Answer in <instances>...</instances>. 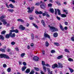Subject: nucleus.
I'll return each mask as SVG.
<instances>
[{
  "label": "nucleus",
  "mask_w": 74,
  "mask_h": 74,
  "mask_svg": "<svg viewBox=\"0 0 74 74\" xmlns=\"http://www.w3.org/2000/svg\"><path fill=\"white\" fill-rule=\"evenodd\" d=\"M48 26L50 28L51 31L52 32H57V31H58V29L55 27H54L51 26L49 25H48Z\"/></svg>",
  "instance_id": "f257e3e1"
},
{
  "label": "nucleus",
  "mask_w": 74,
  "mask_h": 74,
  "mask_svg": "<svg viewBox=\"0 0 74 74\" xmlns=\"http://www.w3.org/2000/svg\"><path fill=\"white\" fill-rule=\"evenodd\" d=\"M6 58V59H9L10 58L9 56L6 54H0V58Z\"/></svg>",
  "instance_id": "f03ea898"
},
{
  "label": "nucleus",
  "mask_w": 74,
  "mask_h": 74,
  "mask_svg": "<svg viewBox=\"0 0 74 74\" xmlns=\"http://www.w3.org/2000/svg\"><path fill=\"white\" fill-rule=\"evenodd\" d=\"M57 11H58V14L59 15H61L62 14H61V13H60V10L58 9H55V15H56V14H57Z\"/></svg>",
  "instance_id": "7ed1b4c3"
},
{
  "label": "nucleus",
  "mask_w": 74,
  "mask_h": 74,
  "mask_svg": "<svg viewBox=\"0 0 74 74\" xmlns=\"http://www.w3.org/2000/svg\"><path fill=\"white\" fill-rule=\"evenodd\" d=\"M9 34L10 37L12 38H14V37H15V33H14L12 34V33L11 32Z\"/></svg>",
  "instance_id": "20e7f679"
},
{
  "label": "nucleus",
  "mask_w": 74,
  "mask_h": 74,
  "mask_svg": "<svg viewBox=\"0 0 74 74\" xmlns=\"http://www.w3.org/2000/svg\"><path fill=\"white\" fill-rule=\"evenodd\" d=\"M44 36L46 38H51V37H50L49 35L47 34L46 32H45L44 33Z\"/></svg>",
  "instance_id": "39448f33"
},
{
  "label": "nucleus",
  "mask_w": 74,
  "mask_h": 74,
  "mask_svg": "<svg viewBox=\"0 0 74 74\" xmlns=\"http://www.w3.org/2000/svg\"><path fill=\"white\" fill-rule=\"evenodd\" d=\"M33 59L34 60H35V61L37 62L39 60V58L38 57L35 56L33 58Z\"/></svg>",
  "instance_id": "423d86ee"
},
{
  "label": "nucleus",
  "mask_w": 74,
  "mask_h": 74,
  "mask_svg": "<svg viewBox=\"0 0 74 74\" xmlns=\"http://www.w3.org/2000/svg\"><path fill=\"white\" fill-rule=\"evenodd\" d=\"M19 27L20 29H21V30H23L25 29V27H23V25H20Z\"/></svg>",
  "instance_id": "0eeeda50"
},
{
  "label": "nucleus",
  "mask_w": 74,
  "mask_h": 74,
  "mask_svg": "<svg viewBox=\"0 0 74 74\" xmlns=\"http://www.w3.org/2000/svg\"><path fill=\"white\" fill-rule=\"evenodd\" d=\"M41 23L42 24L43 26H45V22L43 20H42L41 21Z\"/></svg>",
  "instance_id": "6e6552de"
},
{
  "label": "nucleus",
  "mask_w": 74,
  "mask_h": 74,
  "mask_svg": "<svg viewBox=\"0 0 74 74\" xmlns=\"http://www.w3.org/2000/svg\"><path fill=\"white\" fill-rule=\"evenodd\" d=\"M10 37V33L9 34H7L5 36V37L6 38H9Z\"/></svg>",
  "instance_id": "1a4fd4ad"
},
{
  "label": "nucleus",
  "mask_w": 74,
  "mask_h": 74,
  "mask_svg": "<svg viewBox=\"0 0 74 74\" xmlns=\"http://www.w3.org/2000/svg\"><path fill=\"white\" fill-rule=\"evenodd\" d=\"M40 7L41 8H42V9H44L45 8V6L43 4L40 5Z\"/></svg>",
  "instance_id": "9d476101"
},
{
  "label": "nucleus",
  "mask_w": 74,
  "mask_h": 74,
  "mask_svg": "<svg viewBox=\"0 0 74 74\" xmlns=\"http://www.w3.org/2000/svg\"><path fill=\"white\" fill-rule=\"evenodd\" d=\"M32 16L33 15H31L30 16V17H29L30 20H33L34 19V17H32Z\"/></svg>",
  "instance_id": "9b49d317"
},
{
  "label": "nucleus",
  "mask_w": 74,
  "mask_h": 74,
  "mask_svg": "<svg viewBox=\"0 0 74 74\" xmlns=\"http://www.w3.org/2000/svg\"><path fill=\"white\" fill-rule=\"evenodd\" d=\"M32 24L35 27H36V29H38V26L36 25L34 23H33Z\"/></svg>",
  "instance_id": "f8f14e48"
},
{
  "label": "nucleus",
  "mask_w": 74,
  "mask_h": 74,
  "mask_svg": "<svg viewBox=\"0 0 74 74\" xmlns=\"http://www.w3.org/2000/svg\"><path fill=\"white\" fill-rule=\"evenodd\" d=\"M18 22H24V21L21 19H18L17 20Z\"/></svg>",
  "instance_id": "ddd939ff"
},
{
  "label": "nucleus",
  "mask_w": 74,
  "mask_h": 74,
  "mask_svg": "<svg viewBox=\"0 0 74 74\" xmlns=\"http://www.w3.org/2000/svg\"><path fill=\"white\" fill-rule=\"evenodd\" d=\"M0 39H1V40H4V36H3V35H0Z\"/></svg>",
  "instance_id": "4468645a"
},
{
  "label": "nucleus",
  "mask_w": 74,
  "mask_h": 74,
  "mask_svg": "<svg viewBox=\"0 0 74 74\" xmlns=\"http://www.w3.org/2000/svg\"><path fill=\"white\" fill-rule=\"evenodd\" d=\"M60 29H61L62 31H64V28H63V26H62V25H60Z\"/></svg>",
  "instance_id": "2eb2a0df"
},
{
  "label": "nucleus",
  "mask_w": 74,
  "mask_h": 74,
  "mask_svg": "<svg viewBox=\"0 0 74 74\" xmlns=\"http://www.w3.org/2000/svg\"><path fill=\"white\" fill-rule=\"evenodd\" d=\"M63 57V56L62 55H61L59 56L58 57H57V59H60L62 58Z\"/></svg>",
  "instance_id": "dca6fc26"
},
{
  "label": "nucleus",
  "mask_w": 74,
  "mask_h": 74,
  "mask_svg": "<svg viewBox=\"0 0 74 74\" xmlns=\"http://www.w3.org/2000/svg\"><path fill=\"white\" fill-rule=\"evenodd\" d=\"M58 33L56 32L53 34V36L54 37H58Z\"/></svg>",
  "instance_id": "f3484780"
},
{
  "label": "nucleus",
  "mask_w": 74,
  "mask_h": 74,
  "mask_svg": "<svg viewBox=\"0 0 74 74\" xmlns=\"http://www.w3.org/2000/svg\"><path fill=\"white\" fill-rule=\"evenodd\" d=\"M56 67L58 68V67H59V66H58V65H53L52 66L53 69H55V68H56Z\"/></svg>",
  "instance_id": "a211bd4d"
},
{
  "label": "nucleus",
  "mask_w": 74,
  "mask_h": 74,
  "mask_svg": "<svg viewBox=\"0 0 74 74\" xmlns=\"http://www.w3.org/2000/svg\"><path fill=\"white\" fill-rule=\"evenodd\" d=\"M9 6L10 7V8H14V5H13L12 4H10Z\"/></svg>",
  "instance_id": "6ab92c4d"
},
{
  "label": "nucleus",
  "mask_w": 74,
  "mask_h": 74,
  "mask_svg": "<svg viewBox=\"0 0 74 74\" xmlns=\"http://www.w3.org/2000/svg\"><path fill=\"white\" fill-rule=\"evenodd\" d=\"M45 62L43 61H42V65H49V64H45Z\"/></svg>",
  "instance_id": "aec40b11"
},
{
  "label": "nucleus",
  "mask_w": 74,
  "mask_h": 74,
  "mask_svg": "<svg viewBox=\"0 0 74 74\" xmlns=\"http://www.w3.org/2000/svg\"><path fill=\"white\" fill-rule=\"evenodd\" d=\"M50 12H51V13H54V10L53 9V8H50Z\"/></svg>",
  "instance_id": "412c9836"
},
{
  "label": "nucleus",
  "mask_w": 74,
  "mask_h": 74,
  "mask_svg": "<svg viewBox=\"0 0 74 74\" xmlns=\"http://www.w3.org/2000/svg\"><path fill=\"white\" fill-rule=\"evenodd\" d=\"M8 11L9 12H14V10L13 9H8Z\"/></svg>",
  "instance_id": "4be33fe9"
},
{
  "label": "nucleus",
  "mask_w": 74,
  "mask_h": 74,
  "mask_svg": "<svg viewBox=\"0 0 74 74\" xmlns=\"http://www.w3.org/2000/svg\"><path fill=\"white\" fill-rule=\"evenodd\" d=\"M69 69L71 73H73L74 72V70L70 68H69Z\"/></svg>",
  "instance_id": "5701e85b"
},
{
  "label": "nucleus",
  "mask_w": 74,
  "mask_h": 74,
  "mask_svg": "<svg viewBox=\"0 0 74 74\" xmlns=\"http://www.w3.org/2000/svg\"><path fill=\"white\" fill-rule=\"evenodd\" d=\"M54 45H55L56 46H59V43L58 42H55L54 43Z\"/></svg>",
  "instance_id": "b1692460"
},
{
  "label": "nucleus",
  "mask_w": 74,
  "mask_h": 74,
  "mask_svg": "<svg viewBox=\"0 0 74 74\" xmlns=\"http://www.w3.org/2000/svg\"><path fill=\"white\" fill-rule=\"evenodd\" d=\"M61 16L62 18H64V17H66V15L64 14H61Z\"/></svg>",
  "instance_id": "393cba45"
},
{
  "label": "nucleus",
  "mask_w": 74,
  "mask_h": 74,
  "mask_svg": "<svg viewBox=\"0 0 74 74\" xmlns=\"http://www.w3.org/2000/svg\"><path fill=\"white\" fill-rule=\"evenodd\" d=\"M5 16L4 15H2L1 17H0V21L1 20V19H3V18H5Z\"/></svg>",
  "instance_id": "a878e982"
},
{
  "label": "nucleus",
  "mask_w": 74,
  "mask_h": 74,
  "mask_svg": "<svg viewBox=\"0 0 74 74\" xmlns=\"http://www.w3.org/2000/svg\"><path fill=\"white\" fill-rule=\"evenodd\" d=\"M30 69H27L25 71L26 73H30Z\"/></svg>",
  "instance_id": "bb28decb"
},
{
  "label": "nucleus",
  "mask_w": 74,
  "mask_h": 74,
  "mask_svg": "<svg viewBox=\"0 0 74 74\" xmlns=\"http://www.w3.org/2000/svg\"><path fill=\"white\" fill-rule=\"evenodd\" d=\"M0 51H1L2 52H5V50L4 49H3L2 48H0Z\"/></svg>",
  "instance_id": "cd10ccee"
},
{
  "label": "nucleus",
  "mask_w": 74,
  "mask_h": 74,
  "mask_svg": "<svg viewBox=\"0 0 74 74\" xmlns=\"http://www.w3.org/2000/svg\"><path fill=\"white\" fill-rule=\"evenodd\" d=\"M43 69L44 71H45V72H46V71H47L46 67H45V66H43Z\"/></svg>",
  "instance_id": "c85d7f7f"
},
{
  "label": "nucleus",
  "mask_w": 74,
  "mask_h": 74,
  "mask_svg": "<svg viewBox=\"0 0 74 74\" xmlns=\"http://www.w3.org/2000/svg\"><path fill=\"white\" fill-rule=\"evenodd\" d=\"M45 45L46 47H48L49 45V43H48V41H47L46 42Z\"/></svg>",
  "instance_id": "c756f323"
},
{
  "label": "nucleus",
  "mask_w": 74,
  "mask_h": 74,
  "mask_svg": "<svg viewBox=\"0 0 74 74\" xmlns=\"http://www.w3.org/2000/svg\"><path fill=\"white\" fill-rule=\"evenodd\" d=\"M26 69V67L23 66L22 69V71H24Z\"/></svg>",
  "instance_id": "7c9ffc66"
},
{
  "label": "nucleus",
  "mask_w": 74,
  "mask_h": 74,
  "mask_svg": "<svg viewBox=\"0 0 74 74\" xmlns=\"http://www.w3.org/2000/svg\"><path fill=\"white\" fill-rule=\"evenodd\" d=\"M68 60L69 61V62H73V59H72L71 58H69Z\"/></svg>",
  "instance_id": "2f4dec72"
},
{
  "label": "nucleus",
  "mask_w": 74,
  "mask_h": 74,
  "mask_svg": "<svg viewBox=\"0 0 74 74\" xmlns=\"http://www.w3.org/2000/svg\"><path fill=\"white\" fill-rule=\"evenodd\" d=\"M32 39L33 40L34 38V35L33 34H32L31 35Z\"/></svg>",
  "instance_id": "473e14b6"
},
{
  "label": "nucleus",
  "mask_w": 74,
  "mask_h": 74,
  "mask_svg": "<svg viewBox=\"0 0 74 74\" xmlns=\"http://www.w3.org/2000/svg\"><path fill=\"white\" fill-rule=\"evenodd\" d=\"M6 32V31L5 30H3V31L1 32V34H5Z\"/></svg>",
  "instance_id": "72a5a7b5"
},
{
  "label": "nucleus",
  "mask_w": 74,
  "mask_h": 74,
  "mask_svg": "<svg viewBox=\"0 0 74 74\" xmlns=\"http://www.w3.org/2000/svg\"><path fill=\"white\" fill-rule=\"evenodd\" d=\"M64 51L66 52H69V53L70 52L69 50L67 49H64Z\"/></svg>",
  "instance_id": "f704fd0d"
},
{
  "label": "nucleus",
  "mask_w": 74,
  "mask_h": 74,
  "mask_svg": "<svg viewBox=\"0 0 74 74\" xmlns=\"http://www.w3.org/2000/svg\"><path fill=\"white\" fill-rule=\"evenodd\" d=\"M56 4H58V5H61V3H60V2L56 1Z\"/></svg>",
  "instance_id": "c9c22d12"
},
{
  "label": "nucleus",
  "mask_w": 74,
  "mask_h": 74,
  "mask_svg": "<svg viewBox=\"0 0 74 74\" xmlns=\"http://www.w3.org/2000/svg\"><path fill=\"white\" fill-rule=\"evenodd\" d=\"M25 53H22L21 54V56L22 57V58L24 56H25Z\"/></svg>",
  "instance_id": "e433bc0d"
},
{
  "label": "nucleus",
  "mask_w": 74,
  "mask_h": 74,
  "mask_svg": "<svg viewBox=\"0 0 74 74\" xmlns=\"http://www.w3.org/2000/svg\"><path fill=\"white\" fill-rule=\"evenodd\" d=\"M34 69L36 71H39V69L38 68H36V67H34Z\"/></svg>",
  "instance_id": "4c0bfd02"
},
{
  "label": "nucleus",
  "mask_w": 74,
  "mask_h": 74,
  "mask_svg": "<svg viewBox=\"0 0 74 74\" xmlns=\"http://www.w3.org/2000/svg\"><path fill=\"white\" fill-rule=\"evenodd\" d=\"M0 21H1L2 22H3H3L6 21V20H5L4 19H1Z\"/></svg>",
  "instance_id": "58836bf2"
},
{
  "label": "nucleus",
  "mask_w": 74,
  "mask_h": 74,
  "mask_svg": "<svg viewBox=\"0 0 74 74\" xmlns=\"http://www.w3.org/2000/svg\"><path fill=\"white\" fill-rule=\"evenodd\" d=\"M11 45H14L15 44V42H12L11 43Z\"/></svg>",
  "instance_id": "ea45409f"
},
{
  "label": "nucleus",
  "mask_w": 74,
  "mask_h": 74,
  "mask_svg": "<svg viewBox=\"0 0 74 74\" xmlns=\"http://www.w3.org/2000/svg\"><path fill=\"white\" fill-rule=\"evenodd\" d=\"M15 32H15V33H19V31H18V29H16L15 30Z\"/></svg>",
  "instance_id": "a19ab883"
},
{
  "label": "nucleus",
  "mask_w": 74,
  "mask_h": 74,
  "mask_svg": "<svg viewBox=\"0 0 74 74\" xmlns=\"http://www.w3.org/2000/svg\"><path fill=\"white\" fill-rule=\"evenodd\" d=\"M34 73V71L32 70L30 73L29 74H33Z\"/></svg>",
  "instance_id": "79ce46f5"
},
{
  "label": "nucleus",
  "mask_w": 74,
  "mask_h": 74,
  "mask_svg": "<svg viewBox=\"0 0 74 74\" xmlns=\"http://www.w3.org/2000/svg\"><path fill=\"white\" fill-rule=\"evenodd\" d=\"M10 33H12V32H15V30L14 29H13V30H10Z\"/></svg>",
  "instance_id": "37998d69"
},
{
  "label": "nucleus",
  "mask_w": 74,
  "mask_h": 74,
  "mask_svg": "<svg viewBox=\"0 0 74 74\" xmlns=\"http://www.w3.org/2000/svg\"><path fill=\"white\" fill-rule=\"evenodd\" d=\"M7 71H8V72H10V71H11V69L10 68H8L7 70Z\"/></svg>",
  "instance_id": "c03bdc74"
},
{
  "label": "nucleus",
  "mask_w": 74,
  "mask_h": 74,
  "mask_svg": "<svg viewBox=\"0 0 74 74\" xmlns=\"http://www.w3.org/2000/svg\"><path fill=\"white\" fill-rule=\"evenodd\" d=\"M10 1H12V3H15V0H9Z\"/></svg>",
  "instance_id": "a18cd8bd"
},
{
  "label": "nucleus",
  "mask_w": 74,
  "mask_h": 74,
  "mask_svg": "<svg viewBox=\"0 0 74 74\" xmlns=\"http://www.w3.org/2000/svg\"><path fill=\"white\" fill-rule=\"evenodd\" d=\"M5 5H6V7H7V8H10V6H9L8 5V3H6Z\"/></svg>",
  "instance_id": "49530a36"
},
{
  "label": "nucleus",
  "mask_w": 74,
  "mask_h": 74,
  "mask_svg": "<svg viewBox=\"0 0 74 74\" xmlns=\"http://www.w3.org/2000/svg\"><path fill=\"white\" fill-rule=\"evenodd\" d=\"M58 68H59V67H60V68H62V67H63V66L61 65H58Z\"/></svg>",
  "instance_id": "de8ad7c7"
},
{
  "label": "nucleus",
  "mask_w": 74,
  "mask_h": 74,
  "mask_svg": "<svg viewBox=\"0 0 74 74\" xmlns=\"http://www.w3.org/2000/svg\"><path fill=\"white\" fill-rule=\"evenodd\" d=\"M51 52L52 53H55V51L54 50H53L51 51Z\"/></svg>",
  "instance_id": "09e8293b"
},
{
  "label": "nucleus",
  "mask_w": 74,
  "mask_h": 74,
  "mask_svg": "<svg viewBox=\"0 0 74 74\" xmlns=\"http://www.w3.org/2000/svg\"><path fill=\"white\" fill-rule=\"evenodd\" d=\"M28 12L31 13L33 12V10H29L27 11Z\"/></svg>",
  "instance_id": "8fccbe9b"
},
{
  "label": "nucleus",
  "mask_w": 74,
  "mask_h": 74,
  "mask_svg": "<svg viewBox=\"0 0 74 74\" xmlns=\"http://www.w3.org/2000/svg\"><path fill=\"white\" fill-rule=\"evenodd\" d=\"M35 13L37 14L38 15V14H39V12H38V11L36 10L35 11Z\"/></svg>",
  "instance_id": "3c124183"
},
{
  "label": "nucleus",
  "mask_w": 74,
  "mask_h": 74,
  "mask_svg": "<svg viewBox=\"0 0 74 74\" xmlns=\"http://www.w3.org/2000/svg\"><path fill=\"white\" fill-rule=\"evenodd\" d=\"M27 48L28 49H30V46L28 45L27 46Z\"/></svg>",
  "instance_id": "603ef678"
},
{
  "label": "nucleus",
  "mask_w": 74,
  "mask_h": 74,
  "mask_svg": "<svg viewBox=\"0 0 74 74\" xmlns=\"http://www.w3.org/2000/svg\"><path fill=\"white\" fill-rule=\"evenodd\" d=\"M42 55H45V51L44 50H42Z\"/></svg>",
  "instance_id": "864d4df0"
},
{
  "label": "nucleus",
  "mask_w": 74,
  "mask_h": 74,
  "mask_svg": "<svg viewBox=\"0 0 74 74\" xmlns=\"http://www.w3.org/2000/svg\"><path fill=\"white\" fill-rule=\"evenodd\" d=\"M56 18L58 21L60 20V18L58 17V16H57Z\"/></svg>",
  "instance_id": "5fc2aeb1"
},
{
  "label": "nucleus",
  "mask_w": 74,
  "mask_h": 74,
  "mask_svg": "<svg viewBox=\"0 0 74 74\" xmlns=\"http://www.w3.org/2000/svg\"><path fill=\"white\" fill-rule=\"evenodd\" d=\"M71 40L72 41H74V37H72L71 38Z\"/></svg>",
  "instance_id": "6e6d98bb"
},
{
  "label": "nucleus",
  "mask_w": 74,
  "mask_h": 74,
  "mask_svg": "<svg viewBox=\"0 0 74 74\" xmlns=\"http://www.w3.org/2000/svg\"><path fill=\"white\" fill-rule=\"evenodd\" d=\"M36 5H40V3H36L35 4Z\"/></svg>",
  "instance_id": "4d7b16f0"
},
{
  "label": "nucleus",
  "mask_w": 74,
  "mask_h": 74,
  "mask_svg": "<svg viewBox=\"0 0 74 74\" xmlns=\"http://www.w3.org/2000/svg\"><path fill=\"white\" fill-rule=\"evenodd\" d=\"M52 5V4L51 3H49L48 4V7H51Z\"/></svg>",
  "instance_id": "13d9d810"
},
{
  "label": "nucleus",
  "mask_w": 74,
  "mask_h": 74,
  "mask_svg": "<svg viewBox=\"0 0 74 74\" xmlns=\"http://www.w3.org/2000/svg\"><path fill=\"white\" fill-rule=\"evenodd\" d=\"M23 65H26V64H27L26 62H23Z\"/></svg>",
  "instance_id": "bf43d9fd"
},
{
  "label": "nucleus",
  "mask_w": 74,
  "mask_h": 74,
  "mask_svg": "<svg viewBox=\"0 0 74 74\" xmlns=\"http://www.w3.org/2000/svg\"><path fill=\"white\" fill-rule=\"evenodd\" d=\"M15 49L16 51H19V49L17 47H16L15 48Z\"/></svg>",
  "instance_id": "052dcab7"
},
{
  "label": "nucleus",
  "mask_w": 74,
  "mask_h": 74,
  "mask_svg": "<svg viewBox=\"0 0 74 74\" xmlns=\"http://www.w3.org/2000/svg\"><path fill=\"white\" fill-rule=\"evenodd\" d=\"M34 8L33 7H32L31 8V10H32V11H33V10H34Z\"/></svg>",
  "instance_id": "680f3d73"
},
{
  "label": "nucleus",
  "mask_w": 74,
  "mask_h": 74,
  "mask_svg": "<svg viewBox=\"0 0 74 74\" xmlns=\"http://www.w3.org/2000/svg\"><path fill=\"white\" fill-rule=\"evenodd\" d=\"M7 22L6 21H5L4 22H3V25H6V24H7Z\"/></svg>",
  "instance_id": "e2e57ef3"
},
{
  "label": "nucleus",
  "mask_w": 74,
  "mask_h": 74,
  "mask_svg": "<svg viewBox=\"0 0 74 74\" xmlns=\"http://www.w3.org/2000/svg\"><path fill=\"white\" fill-rule=\"evenodd\" d=\"M42 14V11H40V12H39V14Z\"/></svg>",
  "instance_id": "0e129e2a"
},
{
  "label": "nucleus",
  "mask_w": 74,
  "mask_h": 74,
  "mask_svg": "<svg viewBox=\"0 0 74 74\" xmlns=\"http://www.w3.org/2000/svg\"><path fill=\"white\" fill-rule=\"evenodd\" d=\"M40 73L42 74H45V73H44V72L42 71H40Z\"/></svg>",
  "instance_id": "69168bd1"
},
{
  "label": "nucleus",
  "mask_w": 74,
  "mask_h": 74,
  "mask_svg": "<svg viewBox=\"0 0 74 74\" xmlns=\"http://www.w3.org/2000/svg\"><path fill=\"white\" fill-rule=\"evenodd\" d=\"M64 24L65 25H68V22H65L64 23Z\"/></svg>",
  "instance_id": "338daca9"
},
{
  "label": "nucleus",
  "mask_w": 74,
  "mask_h": 74,
  "mask_svg": "<svg viewBox=\"0 0 74 74\" xmlns=\"http://www.w3.org/2000/svg\"><path fill=\"white\" fill-rule=\"evenodd\" d=\"M46 16L47 17H49L50 16H49V15L48 14H46Z\"/></svg>",
  "instance_id": "774afa93"
}]
</instances>
